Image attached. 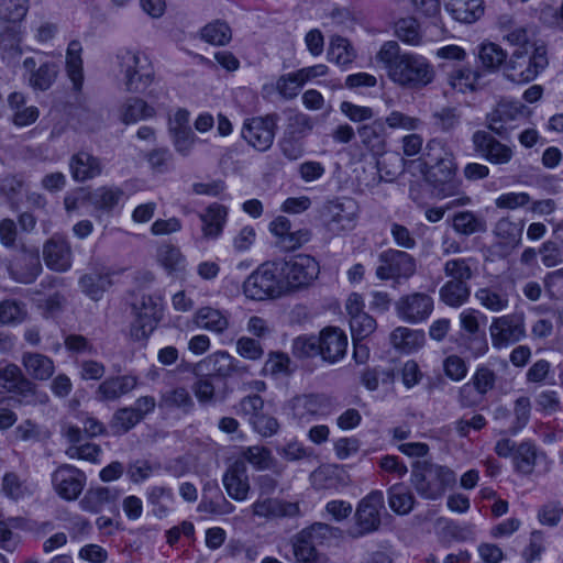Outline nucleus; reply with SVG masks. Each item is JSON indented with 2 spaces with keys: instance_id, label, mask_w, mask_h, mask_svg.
<instances>
[{
  "instance_id": "obj_22",
  "label": "nucleus",
  "mask_w": 563,
  "mask_h": 563,
  "mask_svg": "<svg viewBox=\"0 0 563 563\" xmlns=\"http://www.w3.org/2000/svg\"><path fill=\"white\" fill-rule=\"evenodd\" d=\"M139 383V377L133 374L110 376L98 385L95 398L99 402L117 401L133 391Z\"/></svg>"
},
{
  "instance_id": "obj_17",
  "label": "nucleus",
  "mask_w": 563,
  "mask_h": 563,
  "mask_svg": "<svg viewBox=\"0 0 563 563\" xmlns=\"http://www.w3.org/2000/svg\"><path fill=\"white\" fill-rule=\"evenodd\" d=\"M254 517L265 520L294 519L302 516L299 503L274 497H257L251 505Z\"/></svg>"
},
{
  "instance_id": "obj_35",
  "label": "nucleus",
  "mask_w": 563,
  "mask_h": 563,
  "mask_svg": "<svg viewBox=\"0 0 563 563\" xmlns=\"http://www.w3.org/2000/svg\"><path fill=\"white\" fill-rule=\"evenodd\" d=\"M146 501L151 506L152 515L157 519L168 516L175 503V495L170 487L153 485L146 488Z\"/></svg>"
},
{
  "instance_id": "obj_57",
  "label": "nucleus",
  "mask_w": 563,
  "mask_h": 563,
  "mask_svg": "<svg viewBox=\"0 0 563 563\" xmlns=\"http://www.w3.org/2000/svg\"><path fill=\"white\" fill-rule=\"evenodd\" d=\"M355 57L354 51L349 41L344 37H333L328 51V58L340 66L349 65Z\"/></svg>"
},
{
  "instance_id": "obj_30",
  "label": "nucleus",
  "mask_w": 563,
  "mask_h": 563,
  "mask_svg": "<svg viewBox=\"0 0 563 563\" xmlns=\"http://www.w3.org/2000/svg\"><path fill=\"white\" fill-rule=\"evenodd\" d=\"M69 170L75 181L85 183L100 176L103 172V164L90 152L80 151L70 157Z\"/></svg>"
},
{
  "instance_id": "obj_43",
  "label": "nucleus",
  "mask_w": 563,
  "mask_h": 563,
  "mask_svg": "<svg viewBox=\"0 0 563 563\" xmlns=\"http://www.w3.org/2000/svg\"><path fill=\"white\" fill-rule=\"evenodd\" d=\"M451 225L457 234L464 236H470L486 230L485 220L470 210L454 213L451 218Z\"/></svg>"
},
{
  "instance_id": "obj_15",
  "label": "nucleus",
  "mask_w": 563,
  "mask_h": 563,
  "mask_svg": "<svg viewBox=\"0 0 563 563\" xmlns=\"http://www.w3.org/2000/svg\"><path fill=\"white\" fill-rule=\"evenodd\" d=\"M523 227V221H514L509 216L495 222L493 247L498 257H508L521 244Z\"/></svg>"
},
{
  "instance_id": "obj_56",
  "label": "nucleus",
  "mask_w": 563,
  "mask_h": 563,
  "mask_svg": "<svg viewBox=\"0 0 563 563\" xmlns=\"http://www.w3.org/2000/svg\"><path fill=\"white\" fill-rule=\"evenodd\" d=\"M30 9V0H0V19L9 23H20Z\"/></svg>"
},
{
  "instance_id": "obj_14",
  "label": "nucleus",
  "mask_w": 563,
  "mask_h": 563,
  "mask_svg": "<svg viewBox=\"0 0 563 563\" xmlns=\"http://www.w3.org/2000/svg\"><path fill=\"white\" fill-rule=\"evenodd\" d=\"M489 334L493 346L496 349L507 347L519 342L526 336L525 314L522 312L509 313L493 318Z\"/></svg>"
},
{
  "instance_id": "obj_53",
  "label": "nucleus",
  "mask_w": 563,
  "mask_h": 563,
  "mask_svg": "<svg viewBox=\"0 0 563 563\" xmlns=\"http://www.w3.org/2000/svg\"><path fill=\"white\" fill-rule=\"evenodd\" d=\"M341 529L324 522H314L301 530V537H310L311 542L316 547H322L331 539L341 534Z\"/></svg>"
},
{
  "instance_id": "obj_26",
  "label": "nucleus",
  "mask_w": 563,
  "mask_h": 563,
  "mask_svg": "<svg viewBox=\"0 0 563 563\" xmlns=\"http://www.w3.org/2000/svg\"><path fill=\"white\" fill-rule=\"evenodd\" d=\"M42 272L37 250H23L9 267L10 276L22 284L33 283Z\"/></svg>"
},
{
  "instance_id": "obj_20",
  "label": "nucleus",
  "mask_w": 563,
  "mask_h": 563,
  "mask_svg": "<svg viewBox=\"0 0 563 563\" xmlns=\"http://www.w3.org/2000/svg\"><path fill=\"white\" fill-rule=\"evenodd\" d=\"M398 317L409 323H419L427 320L433 311V299L423 292H413L402 296L396 302Z\"/></svg>"
},
{
  "instance_id": "obj_58",
  "label": "nucleus",
  "mask_w": 563,
  "mask_h": 563,
  "mask_svg": "<svg viewBox=\"0 0 563 563\" xmlns=\"http://www.w3.org/2000/svg\"><path fill=\"white\" fill-rule=\"evenodd\" d=\"M398 38L411 46H418L422 43V36L419 29V23L413 18L400 19L395 27Z\"/></svg>"
},
{
  "instance_id": "obj_28",
  "label": "nucleus",
  "mask_w": 563,
  "mask_h": 563,
  "mask_svg": "<svg viewBox=\"0 0 563 563\" xmlns=\"http://www.w3.org/2000/svg\"><path fill=\"white\" fill-rule=\"evenodd\" d=\"M222 482L232 499L236 501L245 500L250 492V482L244 461H235L230 465L223 475Z\"/></svg>"
},
{
  "instance_id": "obj_18",
  "label": "nucleus",
  "mask_w": 563,
  "mask_h": 563,
  "mask_svg": "<svg viewBox=\"0 0 563 563\" xmlns=\"http://www.w3.org/2000/svg\"><path fill=\"white\" fill-rule=\"evenodd\" d=\"M551 464L545 452L540 451L534 442L526 440L518 443L512 460L514 471L517 474L529 476L539 465H542V471L548 473Z\"/></svg>"
},
{
  "instance_id": "obj_9",
  "label": "nucleus",
  "mask_w": 563,
  "mask_h": 563,
  "mask_svg": "<svg viewBox=\"0 0 563 563\" xmlns=\"http://www.w3.org/2000/svg\"><path fill=\"white\" fill-rule=\"evenodd\" d=\"M277 265L285 295L308 287L320 273L319 263L306 254L277 261Z\"/></svg>"
},
{
  "instance_id": "obj_32",
  "label": "nucleus",
  "mask_w": 563,
  "mask_h": 563,
  "mask_svg": "<svg viewBox=\"0 0 563 563\" xmlns=\"http://www.w3.org/2000/svg\"><path fill=\"white\" fill-rule=\"evenodd\" d=\"M24 69L30 73L29 85L35 90H47L55 81L58 67L54 62L37 63L34 57H26L23 60Z\"/></svg>"
},
{
  "instance_id": "obj_42",
  "label": "nucleus",
  "mask_w": 563,
  "mask_h": 563,
  "mask_svg": "<svg viewBox=\"0 0 563 563\" xmlns=\"http://www.w3.org/2000/svg\"><path fill=\"white\" fill-rule=\"evenodd\" d=\"M81 44L79 41H71L66 53V70L76 91H80L84 84Z\"/></svg>"
},
{
  "instance_id": "obj_36",
  "label": "nucleus",
  "mask_w": 563,
  "mask_h": 563,
  "mask_svg": "<svg viewBox=\"0 0 563 563\" xmlns=\"http://www.w3.org/2000/svg\"><path fill=\"white\" fill-rule=\"evenodd\" d=\"M325 398L320 395H302L292 400V415L300 422H309L316 416L322 415Z\"/></svg>"
},
{
  "instance_id": "obj_44",
  "label": "nucleus",
  "mask_w": 563,
  "mask_h": 563,
  "mask_svg": "<svg viewBox=\"0 0 563 563\" xmlns=\"http://www.w3.org/2000/svg\"><path fill=\"white\" fill-rule=\"evenodd\" d=\"M154 115L155 109L140 98H129L120 108V120L124 124L136 123Z\"/></svg>"
},
{
  "instance_id": "obj_2",
  "label": "nucleus",
  "mask_w": 563,
  "mask_h": 563,
  "mask_svg": "<svg viewBox=\"0 0 563 563\" xmlns=\"http://www.w3.org/2000/svg\"><path fill=\"white\" fill-rule=\"evenodd\" d=\"M426 180L439 199L462 196V181L457 178V164L453 153L437 140H430L424 152Z\"/></svg>"
},
{
  "instance_id": "obj_34",
  "label": "nucleus",
  "mask_w": 563,
  "mask_h": 563,
  "mask_svg": "<svg viewBox=\"0 0 563 563\" xmlns=\"http://www.w3.org/2000/svg\"><path fill=\"white\" fill-rule=\"evenodd\" d=\"M90 203L97 211L110 214L124 199V190L118 186H100L88 194Z\"/></svg>"
},
{
  "instance_id": "obj_64",
  "label": "nucleus",
  "mask_w": 563,
  "mask_h": 563,
  "mask_svg": "<svg viewBox=\"0 0 563 563\" xmlns=\"http://www.w3.org/2000/svg\"><path fill=\"white\" fill-rule=\"evenodd\" d=\"M497 376L495 372L486 365H479L470 382L474 387L482 394V396H486L490 390L495 388Z\"/></svg>"
},
{
  "instance_id": "obj_24",
  "label": "nucleus",
  "mask_w": 563,
  "mask_h": 563,
  "mask_svg": "<svg viewBox=\"0 0 563 563\" xmlns=\"http://www.w3.org/2000/svg\"><path fill=\"white\" fill-rule=\"evenodd\" d=\"M228 207L212 202L206 209L198 213L201 222V238L208 241L218 240L228 222Z\"/></svg>"
},
{
  "instance_id": "obj_11",
  "label": "nucleus",
  "mask_w": 563,
  "mask_h": 563,
  "mask_svg": "<svg viewBox=\"0 0 563 563\" xmlns=\"http://www.w3.org/2000/svg\"><path fill=\"white\" fill-rule=\"evenodd\" d=\"M0 384L9 393L15 394L20 404L36 405L48 401L47 394L40 393L35 385L23 376L20 367L14 364L0 368Z\"/></svg>"
},
{
  "instance_id": "obj_25",
  "label": "nucleus",
  "mask_w": 563,
  "mask_h": 563,
  "mask_svg": "<svg viewBox=\"0 0 563 563\" xmlns=\"http://www.w3.org/2000/svg\"><path fill=\"white\" fill-rule=\"evenodd\" d=\"M356 133L362 147L366 151L373 155L385 153L388 134L382 118L360 124L356 128Z\"/></svg>"
},
{
  "instance_id": "obj_54",
  "label": "nucleus",
  "mask_w": 563,
  "mask_h": 563,
  "mask_svg": "<svg viewBox=\"0 0 563 563\" xmlns=\"http://www.w3.org/2000/svg\"><path fill=\"white\" fill-rule=\"evenodd\" d=\"M292 550L296 560L300 563H317L319 560L318 547L307 534L301 537V531L292 538Z\"/></svg>"
},
{
  "instance_id": "obj_12",
  "label": "nucleus",
  "mask_w": 563,
  "mask_h": 563,
  "mask_svg": "<svg viewBox=\"0 0 563 563\" xmlns=\"http://www.w3.org/2000/svg\"><path fill=\"white\" fill-rule=\"evenodd\" d=\"M321 216L327 229L334 234H340L355 228L358 206L352 198L330 200L323 206Z\"/></svg>"
},
{
  "instance_id": "obj_39",
  "label": "nucleus",
  "mask_w": 563,
  "mask_h": 563,
  "mask_svg": "<svg viewBox=\"0 0 563 563\" xmlns=\"http://www.w3.org/2000/svg\"><path fill=\"white\" fill-rule=\"evenodd\" d=\"M22 364L26 373L34 379L47 380L54 372V361L41 353L25 352L22 355Z\"/></svg>"
},
{
  "instance_id": "obj_29",
  "label": "nucleus",
  "mask_w": 563,
  "mask_h": 563,
  "mask_svg": "<svg viewBox=\"0 0 563 563\" xmlns=\"http://www.w3.org/2000/svg\"><path fill=\"white\" fill-rule=\"evenodd\" d=\"M230 319L228 310L211 306L201 307L192 314V322L197 328L214 334H223L230 328Z\"/></svg>"
},
{
  "instance_id": "obj_55",
  "label": "nucleus",
  "mask_w": 563,
  "mask_h": 563,
  "mask_svg": "<svg viewBox=\"0 0 563 563\" xmlns=\"http://www.w3.org/2000/svg\"><path fill=\"white\" fill-rule=\"evenodd\" d=\"M478 57L487 70H496L507 62V53L495 43L482 44Z\"/></svg>"
},
{
  "instance_id": "obj_23",
  "label": "nucleus",
  "mask_w": 563,
  "mask_h": 563,
  "mask_svg": "<svg viewBox=\"0 0 563 563\" xmlns=\"http://www.w3.org/2000/svg\"><path fill=\"white\" fill-rule=\"evenodd\" d=\"M198 367L211 377L227 378L242 374L247 367L225 351H218L199 362Z\"/></svg>"
},
{
  "instance_id": "obj_13",
  "label": "nucleus",
  "mask_w": 563,
  "mask_h": 563,
  "mask_svg": "<svg viewBox=\"0 0 563 563\" xmlns=\"http://www.w3.org/2000/svg\"><path fill=\"white\" fill-rule=\"evenodd\" d=\"M277 119L276 114L245 119L241 128L242 139L258 152L268 151L275 140Z\"/></svg>"
},
{
  "instance_id": "obj_16",
  "label": "nucleus",
  "mask_w": 563,
  "mask_h": 563,
  "mask_svg": "<svg viewBox=\"0 0 563 563\" xmlns=\"http://www.w3.org/2000/svg\"><path fill=\"white\" fill-rule=\"evenodd\" d=\"M474 151L493 165H506L514 158L512 146L501 143L492 133L478 130L472 135Z\"/></svg>"
},
{
  "instance_id": "obj_45",
  "label": "nucleus",
  "mask_w": 563,
  "mask_h": 563,
  "mask_svg": "<svg viewBox=\"0 0 563 563\" xmlns=\"http://www.w3.org/2000/svg\"><path fill=\"white\" fill-rule=\"evenodd\" d=\"M159 407L177 409L189 413L195 408L194 399L186 387L177 386L164 391L161 396Z\"/></svg>"
},
{
  "instance_id": "obj_8",
  "label": "nucleus",
  "mask_w": 563,
  "mask_h": 563,
  "mask_svg": "<svg viewBox=\"0 0 563 563\" xmlns=\"http://www.w3.org/2000/svg\"><path fill=\"white\" fill-rule=\"evenodd\" d=\"M244 295L253 300L279 298L285 295L277 261L261 264L243 284Z\"/></svg>"
},
{
  "instance_id": "obj_59",
  "label": "nucleus",
  "mask_w": 563,
  "mask_h": 563,
  "mask_svg": "<svg viewBox=\"0 0 563 563\" xmlns=\"http://www.w3.org/2000/svg\"><path fill=\"white\" fill-rule=\"evenodd\" d=\"M385 128L391 130L417 131L422 126V121L417 117H411L398 110L390 111L383 119Z\"/></svg>"
},
{
  "instance_id": "obj_41",
  "label": "nucleus",
  "mask_w": 563,
  "mask_h": 563,
  "mask_svg": "<svg viewBox=\"0 0 563 563\" xmlns=\"http://www.w3.org/2000/svg\"><path fill=\"white\" fill-rule=\"evenodd\" d=\"M443 272L451 278L450 280L468 284L477 272V261L473 257L449 260L443 266Z\"/></svg>"
},
{
  "instance_id": "obj_60",
  "label": "nucleus",
  "mask_w": 563,
  "mask_h": 563,
  "mask_svg": "<svg viewBox=\"0 0 563 563\" xmlns=\"http://www.w3.org/2000/svg\"><path fill=\"white\" fill-rule=\"evenodd\" d=\"M157 257L168 273L178 272L185 267L186 260L180 250L174 245L166 244L161 246Z\"/></svg>"
},
{
  "instance_id": "obj_10",
  "label": "nucleus",
  "mask_w": 563,
  "mask_h": 563,
  "mask_svg": "<svg viewBox=\"0 0 563 563\" xmlns=\"http://www.w3.org/2000/svg\"><path fill=\"white\" fill-rule=\"evenodd\" d=\"M417 271L416 258L400 250L388 249L379 253L375 275L379 280H408Z\"/></svg>"
},
{
  "instance_id": "obj_37",
  "label": "nucleus",
  "mask_w": 563,
  "mask_h": 563,
  "mask_svg": "<svg viewBox=\"0 0 563 563\" xmlns=\"http://www.w3.org/2000/svg\"><path fill=\"white\" fill-rule=\"evenodd\" d=\"M451 16L461 23H474L484 13L483 0H449L445 4Z\"/></svg>"
},
{
  "instance_id": "obj_52",
  "label": "nucleus",
  "mask_w": 563,
  "mask_h": 563,
  "mask_svg": "<svg viewBox=\"0 0 563 563\" xmlns=\"http://www.w3.org/2000/svg\"><path fill=\"white\" fill-rule=\"evenodd\" d=\"M241 457L240 461L250 463L257 471L269 470L274 463L271 451L265 446L253 445L243 448Z\"/></svg>"
},
{
  "instance_id": "obj_5",
  "label": "nucleus",
  "mask_w": 563,
  "mask_h": 563,
  "mask_svg": "<svg viewBox=\"0 0 563 563\" xmlns=\"http://www.w3.org/2000/svg\"><path fill=\"white\" fill-rule=\"evenodd\" d=\"M120 74L129 92H142L155 79V70L148 55L139 49L124 48L118 55Z\"/></svg>"
},
{
  "instance_id": "obj_51",
  "label": "nucleus",
  "mask_w": 563,
  "mask_h": 563,
  "mask_svg": "<svg viewBox=\"0 0 563 563\" xmlns=\"http://www.w3.org/2000/svg\"><path fill=\"white\" fill-rule=\"evenodd\" d=\"M388 504L396 514L407 515L413 508L415 497L404 485L396 484L388 489Z\"/></svg>"
},
{
  "instance_id": "obj_38",
  "label": "nucleus",
  "mask_w": 563,
  "mask_h": 563,
  "mask_svg": "<svg viewBox=\"0 0 563 563\" xmlns=\"http://www.w3.org/2000/svg\"><path fill=\"white\" fill-rule=\"evenodd\" d=\"M119 490L110 487L90 488L80 500L82 510L98 514L119 498Z\"/></svg>"
},
{
  "instance_id": "obj_1",
  "label": "nucleus",
  "mask_w": 563,
  "mask_h": 563,
  "mask_svg": "<svg viewBox=\"0 0 563 563\" xmlns=\"http://www.w3.org/2000/svg\"><path fill=\"white\" fill-rule=\"evenodd\" d=\"M376 60L383 65L387 77L402 89L420 90L435 77L434 67L427 57L401 51L396 41L383 43Z\"/></svg>"
},
{
  "instance_id": "obj_3",
  "label": "nucleus",
  "mask_w": 563,
  "mask_h": 563,
  "mask_svg": "<svg viewBox=\"0 0 563 563\" xmlns=\"http://www.w3.org/2000/svg\"><path fill=\"white\" fill-rule=\"evenodd\" d=\"M410 481L420 497L438 500L449 487L454 486L456 474L448 466L423 460L412 463Z\"/></svg>"
},
{
  "instance_id": "obj_19",
  "label": "nucleus",
  "mask_w": 563,
  "mask_h": 563,
  "mask_svg": "<svg viewBox=\"0 0 563 563\" xmlns=\"http://www.w3.org/2000/svg\"><path fill=\"white\" fill-rule=\"evenodd\" d=\"M52 484L58 496L66 500H75L86 485V475L77 467L65 464L52 474Z\"/></svg>"
},
{
  "instance_id": "obj_40",
  "label": "nucleus",
  "mask_w": 563,
  "mask_h": 563,
  "mask_svg": "<svg viewBox=\"0 0 563 563\" xmlns=\"http://www.w3.org/2000/svg\"><path fill=\"white\" fill-rule=\"evenodd\" d=\"M391 345L399 351L411 353L424 344V333L406 327H398L390 333Z\"/></svg>"
},
{
  "instance_id": "obj_63",
  "label": "nucleus",
  "mask_w": 563,
  "mask_h": 563,
  "mask_svg": "<svg viewBox=\"0 0 563 563\" xmlns=\"http://www.w3.org/2000/svg\"><path fill=\"white\" fill-rule=\"evenodd\" d=\"M442 368L444 375L455 383L463 380L468 373L466 361L456 354L446 356L442 362Z\"/></svg>"
},
{
  "instance_id": "obj_27",
  "label": "nucleus",
  "mask_w": 563,
  "mask_h": 563,
  "mask_svg": "<svg viewBox=\"0 0 563 563\" xmlns=\"http://www.w3.org/2000/svg\"><path fill=\"white\" fill-rule=\"evenodd\" d=\"M347 336L339 328H325L319 335V354L323 361L336 363L346 353Z\"/></svg>"
},
{
  "instance_id": "obj_7",
  "label": "nucleus",
  "mask_w": 563,
  "mask_h": 563,
  "mask_svg": "<svg viewBox=\"0 0 563 563\" xmlns=\"http://www.w3.org/2000/svg\"><path fill=\"white\" fill-rule=\"evenodd\" d=\"M385 507L382 490H372L363 497L354 512L353 523L345 530L351 539H361L379 530L382 525L380 512Z\"/></svg>"
},
{
  "instance_id": "obj_48",
  "label": "nucleus",
  "mask_w": 563,
  "mask_h": 563,
  "mask_svg": "<svg viewBox=\"0 0 563 563\" xmlns=\"http://www.w3.org/2000/svg\"><path fill=\"white\" fill-rule=\"evenodd\" d=\"M111 285L110 274L91 273L84 275L79 279L81 291L95 301L99 300Z\"/></svg>"
},
{
  "instance_id": "obj_46",
  "label": "nucleus",
  "mask_w": 563,
  "mask_h": 563,
  "mask_svg": "<svg viewBox=\"0 0 563 563\" xmlns=\"http://www.w3.org/2000/svg\"><path fill=\"white\" fill-rule=\"evenodd\" d=\"M474 296L482 307L492 312L504 311L509 306L508 294L495 287L479 288Z\"/></svg>"
},
{
  "instance_id": "obj_31",
  "label": "nucleus",
  "mask_w": 563,
  "mask_h": 563,
  "mask_svg": "<svg viewBox=\"0 0 563 563\" xmlns=\"http://www.w3.org/2000/svg\"><path fill=\"white\" fill-rule=\"evenodd\" d=\"M521 106L514 102H500L496 109L490 112L487 117L488 129L501 136L507 137L509 132L514 129L510 122L515 121L518 117H521Z\"/></svg>"
},
{
  "instance_id": "obj_61",
  "label": "nucleus",
  "mask_w": 563,
  "mask_h": 563,
  "mask_svg": "<svg viewBox=\"0 0 563 563\" xmlns=\"http://www.w3.org/2000/svg\"><path fill=\"white\" fill-rule=\"evenodd\" d=\"M159 470V463H153L148 460H136L129 464L126 474L131 482L139 484L148 479Z\"/></svg>"
},
{
  "instance_id": "obj_47",
  "label": "nucleus",
  "mask_w": 563,
  "mask_h": 563,
  "mask_svg": "<svg viewBox=\"0 0 563 563\" xmlns=\"http://www.w3.org/2000/svg\"><path fill=\"white\" fill-rule=\"evenodd\" d=\"M440 299L446 306L452 308H460L466 303L471 296V288L468 284L459 283L456 280H448L440 288Z\"/></svg>"
},
{
  "instance_id": "obj_50",
  "label": "nucleus",
  "mask_w": 563,
  "mask_h": 563,
  "mask_svg": "<svg viewBox=\"0 0 563 563\" xmlns=\"http://www.w3.org/2000/svg\"><path fill=\"white\" fill-rule=\"evenodd\" d=\"M200 37L211 45L224 46L230 43L232 31L227 22L216 20L206 24L200 30Z\"/></svg>"
},
{
  "instance_id": "obj_62",
  "label": "nucleus",
  "mask_w": 563,
  "mask_h": 563,
  "mask_svg": "<svg viewBox=\"0 0 563 563\" xmlns=\"http://www.w3.org/2000/svg\"><path fill=\"white\" fill-rule=\"evenodd\" d=\"M26 317L25 306L15 300L0 302V325L22 322Z\"/></svg>"
},
{
  "instance_id": "obj_49",
  "label": "nucleus",
  "mask_w": 563,
  "mask_h": 563,
  "mask_svg": "<svg viewBox=\"0 0 563 563\" xmlns=\"http://www.w3.org/2000/svg\"><path fill=\"white\" fill-rule=\"evenodd\" d=\"M481 73L470 66H460L449 75L450 85L460 92L473 91L476 89Z\"/></svg>"
},
{
  "instance_id": "obj_33",
  "label": "nucleus",
  "mask_w": 563,
  "mask_h": 563,
  "mask_svg": "<svg viewBox=\"0 0 563 563\" xmlns=\"http://www.w3.org/2000/svg\"><path fill=\"white\" fill-rule=\"evenodd\" d=\"M37 484L29 477L20 476L14 472H8L2 477L1 493L13 501L25 500L34 496Z\"/></svg>"
},
{
  "instance_id": "obj_21",
  "label": "nucleus",
  "mask_w": 563,
  "mask_h": 563,
  "mask_svg": "<svg viewBox=\"0 0 563 563\" xmlns=\"http://www.w3.org/2000/svg\"><path fill=\"white\" fill-rule=\"evenodd\" d=\"M43 258L49 269L67 272L73 264L69 241L60 234H54L43 246Z\"/></svg>"
},
{
  "instance_id": "obj_4",
  "label": "nucleus",
  "mask_w": 563,
  "mask_h": 563,
  "mask_svg": "<svg viewBox=\"0 0 563 563\" xmlns=\"http://www.w3.org/2000/svg\"><path fill=\"white\" fill-rule=\"evenodd\" d=\"M549 66L548 49L544 44H533L528 48L516 49L504 66L505 77L515 84L533 81Z\"/></svg>"
},
{
  "instance_id": "obj_6",
  "label": "nucleus",
  "mask_w": 563,
  "mask_h": 563,
  "mask_svg": "<svg viewBox=\"0 0 563 563\" xmlns=\"http://www.w3.org/2000/svg\"><path fill=\"white\" fill-rule=\"evenodd\" d=\"M163 298L158 295L142 294L132 303L133 321L130 336L133 341H147L163 319Z\"/></svg>"
}]
</instances>
